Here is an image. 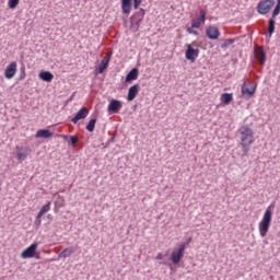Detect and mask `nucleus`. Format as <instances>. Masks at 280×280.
I'll return each mask as SVG.
<instances>
[{"label":"nucleus","instance_id":"obj_1","mask_svg":"<svg viewBox=\"0 0 280 280\" xmlns=\"http://www.w3.org/2000/svg\"><path fill=\"white\" fill-rule=\"evenodd\" d=\"M238 139L241 140V145L243 148V153L241 159L248 156L250 152V145L255 143V132L250 126L245 125L238 128Z\"/></svg>","mask_w":280,"mask_h":280},{"label":"nucleus","instance_id":"obj_2","mask_svg":"<svg viewBox=\"0 0 280 280\" xmlns=\"http://www.w3.org/2000/svg\"><path fill=\"white\" fill-rule=\"evenodd\" d=\"M275 207L276 203L273 201L268 206L261 221L258 224L260 237H266V235H268V231H270V224L272 223V209H275Z\"/></svg>","mask_w":280,"mask_h":280},{"label":"nucleus","instance_id":"obj_3","mask_svg":"<svg viewBox=\"0 0 280 280\" xmlns=\"http://www.w3.org/2000/svg\"><path fill=\"white\" fill-rule=\"evenodd\" d=\"M275 8V0H260L257 4V12L261 14V16H266V14L270 13V10Z\"/></svg>","mask_w":280,"mask_h":280},{"label":"nucleus","instance_id":"obj_4","mask_svg":"<svg viewBox=\"0 0 280 280\" xmlns=\"http://www.w3.org/2000/svg\"><path fill=\"white\" fill-rule=\"evenodd\" d=\"M185 243H180L178 247H175L171 253V261L176 266L180 264L183 257H185Z\"/></svg>","mask_w":280,"mask_h":280},{"label":"nucleus","instance_id":"obj_5","mask_svg":"<svg viewBox=\"0 0 280 280\" xmlns=\"http://www.w3.org/2000/svg\"><path fill=\"white\" fill-rule=\"evenodd\" d=\"M186 51H185V58L186 60H189L190 62H196V58L200 56V49L194 48L196 47V43L186 44Z\"/></svg>","mask_w":280,"mask_h":280},{"label":"nucleus","instance_id":"obj_6","mask_svg":"<svg viewBox=\"0 0 280 280\" xmlns=\"http://www.w3.org/2000/svg\"><path fill=\"white\" fill-rule=\"evenodd\" d=\"M132 1L135 10H139V5L143 3V0H121L122 14H130L132 12Z\"/></svg>","mask_w":280,"mask_h":280},{"label":"nucleus","instance_id":"obj_7","mask_svg":"<svg viewBox=\"0 0 280 280\" xmlns=\"http://www.w3.org/2000/svg\"><path fill=\"white\" fill-rule=\"evenodd\" d=\"M206 36L209 38V40H218L220 38V28L218 26H208L206 28Z\"/></svg>","mask_w":280,"mask_h":280},{"label":"nucleus","instance_id":"obj_8","mask_svg":"<svg viewBox=\"0 0 280 280\" xmlns=\"http://www.w3.org/2000/svg\"><path fill=\"white\" fill-rule=\"evenodd\" d=\"M254 57L257 60L258 65H260V67H264V65H266V50L264 49V47L254 49Z\"/></svg>","mask_w":280,"mask_h":280},{"label":"nucleus","instance_id":"obj_9","mask_svg":"<svg viewBox=\"0 0 280 280\" xmlns=\"http://www.w3.org/2000/svg\"><path fill=\"white\" fill-rule=\"evenodd\" d=\"M36 248H38V244H31L26 249L22 252V259H32V257H34V254L36 253Z\"/></svg>","mask_w":280,"mask_h":280},{"label":"nucleus","instance_id":"obj_10","mask_svg":"<svg viewBox=\"0 0 280 280\" xmlns=\"http://www.w3.org/2000/svg\"><path fill=\"white\" fill-rule=\"evenodd\" d=\"M199 14H200V18H196L191 21L192 30L200 28V25H202V23H205V21H207V12H205V10H200Z\"/></svg>","mask_w":280,"mask_h":280},{"label":"nucleus","instance_id":"obj_11","mask_svg":"<svg viewBox=\"0 0 280 280\" xmlns=\"http://www.w3.org/2000/svg\"><path fill=\"white\" fill-rule=\"evenodd\" d=\"M16 61L11 62L4 70V78L12 80L16 75Z\"/></svg>","mask_w":280,"mask_h":280},{"label":"nucleus","instance_id":"obj_12","mask_svg":"<svg viewBox=\"0 0 280 280\" xmlns=\"http://www.w3.org/2000/svg\"><path fill=\"white\" fill-rule=\"evenodd\" d=\"M89 117V108L82 107L71 119L72 124H78L81 119H86Z\"/></svg>","mask_w":280,"mask_h":280},{"label":"nucleus","instance_id":"obj_13","mask_svg":"<svg viewBox=\"0 0 280 280\" xmlns=\"http://www.w3.org/2000/svg\"><path fill=\"white\" fill-rule=\"evenodd\" d=\"M108 113H119L121 110V101L119 100H112L107 107Z\"/></svg>","mask_w":280,"mask_h":280},{"label":"nucleus","instance_id":"obj_14","mask_svg":"<svg viewBox=\"0 0 280 280\" xmlns=\"http://www.w3.org/2000/svg\"><path fill=\"white\" fill-rule=\"evenodd\" d=\"M110 56H113V54L109 52L102 59L97 68L98 73H104V71L108 69V63L110 62Z\"/></svg>","mask_w":280,"mask_h":280},{"label":"nucleus","instance_id":"obj_15","mask_svg":"<svg viewBox=\"0 0 280 280\" xmlns=\"http://www.w3.org/2000/svg\"><path fill=\"white\" fill-rule=\"evenodd\" d=\"M78 252V247H73L70 246L68 248H65L59 255L58 258L59 259H67V257H71L72 255H74V253Z\"/></svg>","mask_w":280,"mask_h":280},{"label":"nucleus","instance_id":"obj_16","mask_svg":"<svg viewBox=\"0 0 280 280\" xmlns=\"http://www.w3.org/2000/svg\"><path fill=\"white\" fill-rule=\"evenodd\" d=\"M137 95H139V84H133L128 90V94H127L128 102H132L137 97Z\"/></svg>","mask_w":280,"mask_h":280},{"label":"nucleus","instance_id":"obj_17","mask_svg":"<svg viewBox=\"0 0 280 280\" xmlns=\"http://www.w3.org/2000/svg\"><path fill=\"white\" fill-rule=\"evenodd\" d=\"M18 161H25L30 156V148L21 147L16 149Z\"/></svg>","mask_w":280,"mask_h":280},{"label":"nucleus","instance_id":"obj_18","mask_svg":"<svg viewBox=\"0 0 280 280\" xmlns=\"http://www.w3.org/2000/svg\"><path fill=\"white\" fill-rule=\"evenodd\" d=\"M36 139H49V137H54V132L49 129H39L35 135Z\"/></svg>","mask_w":280,"mask_h":280},{"label":"nucleus","instance_id":"obj_19","mask_svg":"<svg viewBox=\"0 0 280 280\" xmlns=\"http://www.w3.org/2000/svg\"><path fill=\"white\" fill-rule=\"evenodd\" d=\"M139 78V68H133L127 73L125 82H133V80H137Z\"/></svg>","mask_w":280,"mask_h":280},{"label":"nucleus","instance_id":"obj_20","mask_svg":"<svg viewBox=\"0 0 280 280\" xmlns=\"http://www.w3.org/2000/svg\"><path fill=\"white\" fill-rule=\"evenodd\" d=\"M245 84H243L242 86V95H244V97L250 98L253 97V95H255V91H257V85L252 86V88H244Z\"/></svg>","mask_w":280,"mask_h":280},{"label":"nucleus","instance_id":"obj_21","mask_svg":"<svg viewBox=\"0 0 280 280\" xmlns=\"http://www.w3.org/2000/svg\"><path fill=\"white\" fill-rule=\"evenodd\" d=\"M39 80H43V82H51V80H54V73L49 71H42L39 72Z\"/></svg>","mask_w":280,"mask_h":280},{"label":"nucleus","instance_id":"obj_22","mask_svg":"<svg viewBox=\"0 0 280 280\" xmlns=\"http://www.w3.org/2000/svg\"><path fill=\"white\" fill-rule=\"evenodd\" d=\"M141 23H143L142 21L140 20H135L132 18H130V30L131 32H139V27H141Z\"/></svg>","mask_w":280,"mask_h":280},{"label":"nucleus","instance_id":"obj_23","mask_svg":"<svg viewBox=\"0 0 280 280\" xmlns=\"http://www.w3.org/2000/svg\"><path fill=\"white\" fill-rule=\"evenodd\" d=\"M130 19L143 22V19H145V11H144V9L140 8L133 15H131Z\"/></svg>","mask_w":280,"mask_h":280},{"label":"nucleus","instance_id":"obj_24","mask_svg":"<svg viewBox=\"0 0 280 280\" xmlns=\"http://www.w3.org/2000/svg\"><path fill=\"white\" fill-rule=\"evenodd\" d=\"M221 102L225 106H229V104H231V102H233V94H231V93H223L221 95Z\"/></svg>","mask_w":280,"mask_h":280},{"label":"nucleus","instance_id":"obj_25","mask_svg":"<svg viewBox=\"0 0 280 280\" xmlns=\"http://www.w3.org/2000/svg\"><path fill=\"white\" fill-rule=\"evenodd\" d=\"M275 25H277V21H275L273 18H270L269 21H268L269 38L272 37V34H275Z\"/></svg>","mask_w":280,"mask_h":280},{"label":"nucleus","instance_id":"obj_26","mask_svg":"<svg viewBox=\"0 0 280 280\" xmlns=\"http://www.w3.org/2000/svg\"><path fill=\"white\" fill-rule=\"evenodd\" d=\"M96 124H97V118H92L85 126V130H88V132H94Z\"/></svg>","mask_w":280,"mask_h":280},{"label":"nucleus","instance_id":"obj_27","mask_svg":"<svg viewBox=\"0 0 280 280\" xmlns=\"http://www.w3.org/2000/svg\"><path fill=\"white\" fill-rule=\"evenodd\" d=\"M233 43H235V38L225 39L224 43L221 44V49H226V47H230Z\"/></svg>","mask_w":280,"mask_h":280},{"label":"nucleus","instance_id":"obj_28","mask_svg":"<svg viewBox=\"0 0 280 280\" xmlns=\"http://www.w3.org/2000/svg\"><path fill=\"white\" fill-rule=\"evenodd\" d=\"M51 210V201H48L46 205H44L42 208H40V212L42 213H47Z\"/></svg>","mask_w":280,"mask_h":280},{"label":"nucleus","instance_id":"obj_29","mask_svg":"<svg viewBox=\"0 0 280 280\" xmlns=\"http://www.w3.org/2000/svg\"><path fill=\"white\" fill-rule=\"evenodd\" d=\"M21 0H9L8 1V5L10 8V10H14L16 9V5H19Z\"/></svg>","mask_w":280,"mask_h":280},{"label":"nucleus","instance_id":"obj_30","mask_svg":"<svg viewBox=\"0 0 280 280\" xmlns=\"http://www.w3.org/2000/svg\"><path fill=\"white\" fill-rule=\"evenodd\" d=\"M25 75H26V72H25V66H21V68H20V75H19V80H20V81L25 80Z\"/></svg>","mask_w":280,"mask_h":280},{"label":"nucleus","instance_id":"obj_31","mask_svg":"<svg viewBox=\"0 0 280 280\" xmlns=\"http://www.w3.org/2000/svg\"><path fill=\"white\" fill-rule=\"evenodd\" d=\"M279 14H280V5H276L272 11L271 19H277V16H279Z\"/></svg>","mask_w":280,"mask_h":280},{"label":"nucleus","instance_id":"obj_32","mask_svg":"<svg viewBox=\"0 0 280 280\" xmlns=\"http://www.w3.org/2000/svg\"><path fill=\"white\" fill-rule=\"evenodd\" d=\"M78 141H80V138H78V136H70V145H75V143H78Z\"/></svg>","mask_w":280,"mask_h":280},{"label":"nucleus","instance_id":"obj_33","mask_svg":"<svg viewBox=\"0 0 280 280\" xmlns=\"http://www.w3.org/2000/svg\"><path fill=\"white\" fill-rule=\"evenodd\" d=\"M186 32L188 33V34H192L194 36H198V31H195L194 30V27H187L186 28Z\"/></svg>","mask_w":280,"mask_h":280},{"label":"nucleus","instance_id":"obj_34","mask_svg":"<svg viewBox=\"0 0 280 280\" xmlns=\"http://www.w3.org/2000/svg\"><path fill=\"white\" fill-rule=\"evenodd\" d=\"M34 224H35L36 229H40V224H43V220L35 218Z\"/></svg>","mask_w":280,"mask_h":280},{"label":"nucleus","instance_id":"obj_35","mask_svg":"<svg viewBox=\"0 0 280 280\" xmlns=\"http://www.w3.org/2000/svg\"><path fill=\"white\" fill-rule=\"evenodd\" d=\"M43 215H45V214L39 210V212L37 213L36 218L42 220Z\"/></svg>","mask_w":280,"mask_h":280},{"label":"nucleus","instance_id":"obj_36","mask_svg":"<svg viewBox=\"0 0 280 280\" xmlns=\"http://www.w3.org/2000/svg\"><path fill=\"white\" fill-rule=\"evenodd\" d=\"M34 257H35V259H40V254L35 252Z\"/></svg>","mask_w":280,"mask_h":280},{"label":"nucleus","instance_id":"obj_37","mask_svg":"<svg viewBox=\"0 0 280 280\" xmlns=\"http://www.w3.org/2000/svg\"><path fill=\"white\" fill-rule=\"evenodd\" d=\"M155 259H159V260L163 259V254L159 253Z\"/></svg>","mask_w":280,"mask_h":280},{"label":"nucleus","instance_id":"obj_38","mask_svg":"<svg viewBox=\"0 0 280 280\" xmlns=\"http://www.w3.org/2000/svg\"><path fill=\"white\" fill-rule=\"evenodd\" d=\"M113 141H115V136H113V137L108 140L109 143L113 142Z\"/></svg>","mask_w":280,"mask_h":280},{"label":"nucleus","instance_id":"obj_39","mask_svg":"<svg viewBox=\"0 0 280 280\" xmlns=\"http://www.w3.org/2000/svg\"><path fill=\"white\" fill-rule=\"evenodd\" d=\"M47 218H48V220H51V219H52L51 214H48Z\"/></svg>","mask_w":280,"mask_h":280},{"label":"nucleus","instance_id":"obj_40","mask_svg":"<svg viewBox=\"0 0 280 280\" xmlns=\"http://www.w3.org/2000/svg\"><path fill=\"white\" fill-rule=\"evenodd\" d=\"M276 5H280V0H277V4Z\"/></svg>","mask_w":280,"mask_h":280},{"label":"nucleus","instance_id":"obj_41","mask_svg":"<svg viewBox=\"0 0 280 280\" xmlns=\"http://www.w3.org/2000/svg\"><path fill=\"white\" fill-rule=\"evenodd\" d=\"M63 139H67V136H63Z\"/></svg>","mask_w":280,"mask_h":280}]
</instances>
